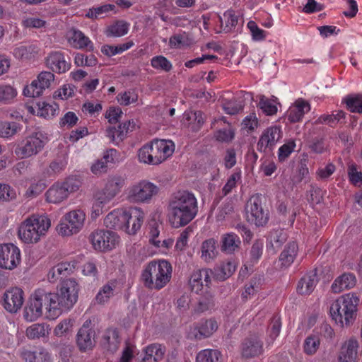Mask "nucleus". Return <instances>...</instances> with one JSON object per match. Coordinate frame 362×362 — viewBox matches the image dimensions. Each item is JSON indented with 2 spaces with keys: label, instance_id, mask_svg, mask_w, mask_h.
<instances>
[{
  "label": "nucleus",
  "instance_id": "f257e3e1",
  "mask_svg": "<svg viewBox=\"0 0 362 362\" xmlns=\"http://www.w3.org/2000/svg\"><path fill=\"white\" fill-rule=\"evenodd\" d=\"M194 194L187 190L179 191L171 197L168 206V220L173 228L187 226L198 214Z\"/></svg>",
  "mask_w": 362,
  "mask_h": 362
},
{
  "label": "nucleus",
  "instance_id": "f03ea898",
  "mask_svg": "<svg viewBox=\"0 0 362 362\" xmlns=\"http://www.w3.org/2000/svg\"><path fill=\"white\" fill-rule=\"evenodd\" d=\"M172 272V265L168 261L152 260L144 267L140 279L146 288L159 291L170 281Z\"/></svg>",
  "mask_w": 362,
  "mask_h": 362
},
{
  "label": "nucleus",
  "instance_id": "7ed1b4c3",
  "mask_svg": "<svg viewBox=\"0 0 362 362\" xmlns=\"http://www.w3.org/2000/svg\"><path fill=\"white\" fill-rule=\"evenodd\" d=\"M359 301V297L354 293L340 296L330 306L329 312L332 320L341 327L353 324L356 317Z\"/></svg>",
  "mask_w": 362,
  "mask_h": 362
},
{
  "label": "nucleus",
  "instance_id": "20e7f679",
  "mask_svg": "<svg viewBox=\"0 0 362 362\" xmlns=\"http://www.w3.org/2000/svg\"><path fill=\"white\" fill-rule=\"evenodd\" d=\"M50 226L51 221L47 216L33 214L21 223L18 235L25 243H36L45 235Z\"/></svg>",
  "mask_w": 362,
  "mask_h": 362
},
{
  "label": "nucleus",
  "instance_id": "39448f33",
  "mask_svg": "<svg viewBox=\"0 0 362 362\" xmlns=\"http://www.w3.org/2000/svg\"><path fill=\"white\" fill-rule=\"evenodd\" d=\"M47 141V134L36 129L22 139L15 148L14 153L20 158H30L42 151Z\"/></svg>",
  "mask_w": 362,
  "mask_h": 362
},
{
  "label": "nucleus",
  "instance_id": "423d86ee",
  "mask_svg": "<svg viewBox=\"0 0 362 362\" xmlns=\"http://www.w3.org/2000/svg\"><path fill=\"white\" fill-rule=\"evenodd\" d=\"M49 298L47 292L42 288H38L32 293L23 310V317L28 322L37 320L42 315V308L45 305L48 312Z\"/></svg>",
  "mask_w": 362,
  "mask_h": 362
},
{
  "label": "nucleus",
  "instance_id": "0eeeda50",
  "mask_svg": "<svg viewBox=\"0 0 362 362\" xmlns=\"http://www.w3.org/2000/svg\"><path fill=\"white\" fill-rule=\"evenodd\" d=\"M80 182L73 177L66 179L62 183L54 184L46 192L47 201L58 204L66 199L70 193L79 189Z\"/></svg>",
  "mask_w": 362,
  "mask_h": 362
},
{
  "label": "nucleus",
  "instance_id": "6e6552de",
  "mask_svg": "<svg viewBox=\"0 0 362 362\" xmlns=\"http://www.w3.org/2000/svg\"><path fill=\"white\" fill-rule=\"evenodd\" d=\"M49 298L48 314L49 316L54 318L64 312L69 311L74 307L78 300L76 297L66 295L64 293L57 291V293L47 292Z\"/></svg>",
  "mask_w": 362,
  "mask_h": 362
},
{
  "label": "nucleus",
  "instance_id": "1a4fd4ad",
  "mask_svg": "<svg viewBox=\"0 0 362 362\" xmlns=\"http://www.w3.org/2000/svg\"><path fill=\"white\" fill-rule=\"evenodd\" d=\"M95 250L107 252L114 249L119 242L117 234L109 230H95L89 237Z\"/></svg>",
  "mask_w": 362,
  "mask_h": 362
},
{
  "label": "nucleus",
  "instance_id": "9d476101",
  "mask_svg": "<svg viewBox=\"0 0 362 362\" xmlns=\"http://www.w3.org/2000/svg\"><path fill=\"white\" fill-rule=\"evenodd\" d=\"M158 192L157 185L147 180H141L129 189L128 197L132 202L148 203Z\"/></svg>",
  "mask_w": 362,
  "mask_h": 362
},
{
  "label": "nucleus",
  "instance_id": "9b49d317",
  "mask_svg": "<svg viewBox=\"0 0 362 362\" xmlns=\"http://www.w3.org/2000/svg\"><path fill=\"white\" fill-rule=\"evenodd\" d=\"M85 213L81 210H74L67 213L57 230L60 235L69 236L77 233L83 226Z\"/></svg>",
  "mask_w": 362,
  "mask_h": 362
},
{
  "label": "nucleus",
  "instance_id": "f8f14e48",
  "mask_svg": "<svg viewBox=\"0 0 362 362\" xmlns=\"http://www.w3.org/2000/svg\"><path fill=\"white\" fill-rule=\"evenodd\" d=\"M154 163L160 164L171 156L175 151V144L171 140L153 139L149 144Z\"/></svg>",
  "mask_w": 362,
  "mask_h": 362
},
{
  "label": "nucleus",
  "instance_id": "ddd939ff",
  "mask_svg": "<svg viewBox=\"0 0 362 362\" xmlns=\"http://www.w3.org/2000/svg\"><path fill=\"white\" fill-rule=\"evenodd\" d=\"M21 262V252L12 243L0 245V267L11 270Z\"/></svg>",
  "mask_w": 362,
  "mask_h": 362
},
{
  "label": "nucleus",
  "instance_id": "4468645a",
  "mask_svg": "<svg viewBox=\"0 0 362 362\" xmlns=\"http://www.w3.org/2000/svg\"><path fill=\"white\" fill-rule=\"evenodd\" d=\"M283 132L279 125H272L264 130L257 143V148L261 151L272 150L277 142L282 138Z\"/></svg>",
  "mask_w": 362,
  "mask_h": 362
},
{
  "label": "nucleus",
  "instance_id": "2eb2a0df",
  "mask_svg": "<svg viewBox=\"0 0 362 362\" xmlns=\"http://www.w3.org/2000/svg\"><path fill=\"white\" fill-rule=\"evenodd\" d=\"M23 290L17 287L6 291L2 297V306L8 313H16L23 305Z\"/></svg>",
  "mask_w": 362,
  "mask_h": 362
},
{
  "label": "nucleus",
  "instance_id": "dca6fc26",
  "mask_svg": "<svg viewBox=\"0 0 362 362\" xmlns=\"http://www.w3.org/2000/svg\"><path fill=\"white\" fill-rule=\"evenodd\" d=\"M125 184V180L121 175H111L107 177L105 187L98 192L99 199L102 202H110L118 193Z\"/></svg>",
  "mask_w": 362,
  "mask_h": 362
},
{
  "label": "nucleus",
  "instance_id": "f3484780",
  "mask_svg": "<svg viewBox=\"0 0 362 362\" xmlns=\"http://www.w3.org/2000/svg\"><path fill=\"white\" fill-rule=\"evenodd\" d=\"M91 321L86 320L76 334V344L81 351L92 349L95 346V332L91 327Z\"/></svg>",
  "mask_w": 362,
  "mask_h": 362
},
{
  "label": "nucleus",
  "instance_id": "a211bd4d",
  "mask_svg": "<svg viewBox=\"0 0 362 362\" xmlns=\"http://www.w3.org/2000/svg\"><path fill=\"white\" fill-rule=\"evenodd\" d=\"M262 194H256L250 197L252 201L250 208V221L254 223L257 227H263L267 225L269 219V211L264 210L262 206Z\"/></svg>",
  "mask_w": 362,
  "mask_h": 362
},
{
  "label": "nucleus",
  "instance_id": "6ab92c4d",
  "mask_svg": "<svg viewBox=\"0 0 362 362\" xmlns=\"http://www.w3.org/2000/svg\"><path fill=\"white\" fill-rule=\"evenodd\" d=\"M125 217L123 230L129 235H134L144 222V213L140 208L131 207L126 210Z\"/></svg>",
  "mask_w": 362,
  "mask_h": 362
},
{
  "label": "nucleus",
  "instance_id": "aec40b11",
  "mask_svg": "<svg viewBox=\"0 0 362 362\" xmlns=\"http://www.w3.org/2000/svg\"><path fill=\"white\" fill-rule=\"evenodd\" d=\"M47 68L52 72L63 74L71 68V63L65 59L64 53L59 51L50 52L45 58Z\"/></svg>",
  "mask_w": 362,
  "mask_h": 362
},
{
  "label": "nucleus",
  "instance_id": "412c9836",
  "mask_svg": "<svg viewBox=\"0 0 362 362\" xmlns=\"http://www.w3.org/2000/svg\"><path fill=\"white\" fill-rule=\"evenodd\" d=\"M165 347L158 343L148 345L143 349L139 362H160L165 354Z\"/></svg>",
  "mask_w": 362,
  "mask_h": 362
},
{
  "label": "nucleus",
  "instance_id": "4be33fe9",
  "mask_svg": "<svg viewBox=\"0 0 362 362\" xmlns=\"http://www.w3.org/2000/svg\"><path fill=\"white\" fill-rule=\"evenodd\" d=\"M310 109V105L308 101L298 98L287 110L286 117L290 123L299 122Z\"/></svg>",
  "mask_w": 362,
  "mask_h": 362
},
{
  "label": "nucleus",
  "instance_id": "5701e85b",
  "mask_svg": "<svg viewBox=\"0 0 362 362\" xmlns=\"http://www.w3.org/2000/svg\"><path fill=\"white\" fill-rule=\"evenodd\" d=\"M358 346V341L356 338L351 337L346 340L341 346L338 362H356Z\"/></svg>",
  "mask_w": 362,
  "mask_h": 362
},
{
  "label": "nucleus",
  "instance_id": "b1692460",
  "mask_svg": "<svg viewBox=\"0 0 362 362\" xmlns=\"http://www.w3.org/2000/svg\"><path fill=\"white\" fill-rule=\"evenodd\" d=\"M216 300L214 296L210 291L203 292L197 297L196 303L193 311L197 314L211 313L215 309Z\"/></svg>",
  "mask_w": 362,
  "mask_h": 362
},
{
  "label": "nucleus",
  "instance_id": "393cba45",
  "mask_svg": "<svg viewBox=\"0 0 362 362\" xmlns=\"http://www.w3.org/2000/svg\"><path fill=\"white\" fill-rule=\"evenodd\" d=\"M76 262H61L52 267L47 274V279L51 283L56 282L59 279H62L74 272Z\"/></svg>",
  "mask_w": 362,
  "mask_h": 362
},
{
  "label": "nucleus",
  "instance_id": "a878e982",
  "mask_svg": "<svg viewBox=\"0 0 362 362\" xmlns=\"http://www.w3.org/2000/svg\"><path fill=\"white\" fill-rule=\"evenodd\" d=\"M69 42L78 49L86 48L88 51L93 50V44L81 30L71 28L66 33Z\"/></svg>",
  "mask_w": 362,
  "mask_h": 362
},
{
  "label": "nucleus",
  "instance_id": "bb28decb",
  "mask_svg": "<svg viewBox=\"0 0 362 362\" xmlns=\"http://www.w3.org/2000/svg\"><path fill=\"white\" fill-rule=\"evenodd\" d=\"M218 329V323L214 318L202 320L194 328V336L197 339L209 337Z\"/></svg>",
  "mask_w": 362,
  "mask_h": 362
},
{
  "label": "nucleus",
  "instance_id": "cd10ccee",
  "mask_svg": "<svg viewBox=\"0 0 362 362\" xmlns=\"http://www.w3.org/2000/svg\"><path fill=\"white\" fill-rule=\"evenodd\" d=\"M119 344L120 337L117 329H107L102 336V346L107 351L113 354L118 349Z\"/></svg>",
  "mask_w": 362,
  "mask_h": 362
},
{
  "label": "nucleus",
  "instance_id": "c85d7f7f",
  "mask_svg": "<svg viewBox=\"0 0 362 362\" xmlns=\"http://www.w3.org/2000/svg\"><path fill=\"white\" fill-rule=\"evenodd\" d=\"M318 279L315 271H311L305 274L297 285V292L300 295H309L315 289Z\"/></svg>",
  "mask_w": 362,
  "mask_h": 362
},
{
  "label": "nucleus",
  "instance_id": "c756f323",
  "mask_svg": "<svg viewBox=\"0 0 362 362\" xmlns=\"http://www.w3.org/2000/svg\"><path fill=\"white\" fill-rule=\"evenodd\" d=\"M126 210L117 209L109 213L104 219V224L110 229H124Z\"/></svg>",
  "mask_w": 362,
  "mask_h": 362
},
{
  "label": "nucleus",
  "instance_id": "7c9ffc66",
  "mask_svg": "<svg viewBox=\"0 0 362 362\" xmlns=\"http://www.w3.org/2000/svg\"><path fill=\"white\" fill-rule=\"evenodd\" d=\"M356 284V279L354 274L344 273L334 280L331 288L334 293H339L344 290L354 288Z\"/></svg>",
  "mask_w": 362,
  "mask_h": 362
},
{
  "label": "nucleus",
  "instance_id": "2f4dec72",
  "mask_svg": "<svg viewBox=\"0 0 362 362\" xmlns=\"http://www.w3.org/2000/svg\"><path fill=\"white\" fill-rule=\"evenodd\" d=\"M21 357L26 362H50L49 354L45 349L40 348L35 351L23 349L21 351Z\"/></svg>",
  "mask_w": 362,
  "mask_h": 362
},
{
  "label": "nucleus",
  "instance_id": "473e14b6",
  "mask_svg": "<svg viewBox=\"0 0 362 362\" xmlns=\"http://www.w3.org/2000/svg\"><path fill=\"white\" fill-rule=\"evenodd\" d=\"M241 241L234 233H228L221 236V250L226 254H232L237 250Z\"/></svg>",
  "mask_w": 362,
  "mask_h": 362
},
{
  "label": "nucleus",
  "instance_id": "72a5a7b5",
  "mask_svg": "<svg viewBox=\"0 0 362 362\" xmlns=\"http://www.w3.org/2000/svg\"><path fill=\"white\" fill-rule=\"evenodd\" d=\"M279 103L276 98H269L264 95L259 96L257 107L267 116H274L278 112Z\"/></svg>",
  "mask_w": 362,
  "mask_h": 362
},
{
  "label": "nucleus",
  "instance_id": "f704fd0d",
  "mask_svg": "<svg viewBox=\"0 0 362 362\" xmlns=\"http://www.w3.org/2000/svg\"><path fill=\"white\" fill-rule=\"evenodd\" d=\"M183 121L193 132H197L204 124V118L201 111H190L185 112Z\"/></svg>",
  "mask_w": 362,
  "mask_h": 362
},
{
  "label": "nucleus",
  "instance_id": "c9c22d12",
  "mask_svg": "<svg viewBox=\"0 0 362 362\" xmlns=\"http://www.w3.org/2000/svg\"><path fill=\"white\" fill-rule=\"evenodd\" d=\"M298 249V244L296 242H291L286 245L279 256V262L282 266L288 267L293 262Z\"/></svg>",
  "mask_w": 362,
  "mask_h": 362
},
{
  "label": "nucleus",
  "instance_id": "e433bc0d",
  "mask_svg": "<svg viewBox=\"0 0 362 362\" xmlns=\"http://www.w3.org/2000/svg\"><path fill=\"white\" fill-rule=\"evenodd\" d=\"M129 24L124 21H117L107 27L105 34L109 37H118L125 35L129 31Z\"/></svg>",
  "mask_w": 362,
  "mask_h": 362
},
{
  "label": "nucleus",
  "instance_id": "4c0bfd02",
  "mask_svg": "<svg viewBox=\"0 0 362 362\" xmlns=\"http://www.w3.org/2000/svg\"><path fill=\"white\" fill-rule=\"evenodd\" d=\"M235 269V265L230 262L222 263L212 269L214 272V279L217 281H223L233 274Z\"/></svg>",
  "mask_w": 362,
  "mask_h": 362
},
{
  "label": "nucleus",
  "instance_id": "58836bf2",
  "mask_svg": "<svg viewBox=\"0 0 362 362\" xmlns=\"http://www.w3.org/2000/svg\"><path fill=\"white\" fill-rule=\"evenodd\" d=\"M286 239L287 235L282 229L272 230L267 238V247L275 251L281 247Z\"/></svg>",
  "mask_w": 362,
  "mask_h": 362
},
{
  "label": "nucleus",
  "instance_id": "ea45409f",
  "mask_svg": "<svg viewBox=\"0 0 362 362\" xmlns=\"http://www.w3.org/2000/svg\"><path fill=\"white\" fill-rule=\"evenodd\" d=\"M57 291L64 293L66 296L78 298L79 286L74 279L69 278L61 281L57 286Z\"/></svg>",
  "mask_w": 362,
  "mask_h": 362
},
{
  "label": "nucleus",
  "instance_id": "a19ab883",
  "mask_svg": "<svg viewBox=\"0 0 362 362\" xmlns=\"http://www.w3.org/2000/svg\"><path fill=\"white\" fill-rule=\"evenodd\" d=\"M21 129V125L15 122L0 121V137L11 139Z\"/></svg>",
  "mask_w": 362,
  "mask_h": 362
},
{
  "label": "nucleus",
  "instance_id": "79ce46f5",
  "mask_svg": "<svg viewBox=\"0 0 362 362\" xmlns=\"http://www.w3.org/2000/svg\"><path fill=\"white\" fill-rule=\"evenodd\" d=\"M216 241L210 238L204 240L202 245V258L205 262L212 261L217 255Z\"/></svg>",
  "mask_w": 362,
  "mask_h": 362
},
{
  "label": "nucleus",
  "instance_id": "37998d69",
  "mask_svg": "<svg viewBox=\"0 0 362 362\" xmlns=\"http://www.w3.org/2000/svg\"><path fill=\"white\" fill-rule=\"evenodd\" d=\"M37 115L45 119H51L55 117L59 112V105L56 103L49 104L45 102L37 103Z\"/></svg>",
  "mask_w": 362,
  "mask_h": 362
},
{
  "label": "nucleus",
  "instance_id": "c03bdc74",
  "mask_svg": "<svg viewBox=\"0 0 362 362\" xmlns=\"http://www.w3.org/2000/svg\"><path fill=\"white\" fill-rule=\"evenodd\" d=\"M49 325L44 323H35L26 329V336L30 339H36L45 337L49 333Z\"/></svg>",
  "mask_w": 362,
  "mask_h": 362
},
{
  "label": "nucleus",
  "instance_id": "a18cd8bd",
  "mask_svg": "<svg viewBox=\"0 0 362 362\" xmlns=\"http://www.w3.org/2000/svg\"><path fill=\"white\" fill-rule=\"evenodd\" d=\"M221 27L226 33L230 32L238 24V16L234 11H226L222 17H220Z\"/></svg>",
  "mask_w": 362,
  "mask_h": 362
},
{
  "label": "nucleus",
  "instance_id": "49530a36",
  "mask_svg": "<svg viewBox=\"0 0 362 362\" xmlns=\"http://www.w3.org/2000/svg\"><path fill=\"white\" fill-rule=\"evenodd\" d=\"M40 52V47L34 44L22 45L14 50L15 55L21 59H30Z\"/></svg>",
  "mask_w": 362,
  "mask_h": 362
},
{
  "label": "nucleus",
  "instance_id": "de8ad7c7",
  "mask_svg": "<svg viewBox=\"0 0 362 362\" xmlns=\"http://www.w3.org/2000/svg\"><path fill=\"white\" fill-rule=\"evenodd\" d=\"M133 45L134 42L132 41H129L116 46L105 45L101 47V52L105 56L110 57L128 50Z\"/></svg>",
  "mask_w": 362,
  "mask_h": 362
},
{
  "label": "nucleus",
  "instance_id": "09e8293b",
  "mask_svg": "<svg viewBox=\"0 0 362 362\" xmlns=\"http://www.w3.org/2000/svg\"><path fill=\"white\" fill-rule=\"evenodd\" d=\"M115 8V5L110 4L93 7L89 8L86 16L91 19L103 18L105 17L110 11H114Z\"/></svg>",
  "mask_w": 362,
  "mask_h": 362
},
{
  "label": "nucleus",
  "instance_id": "8fccbe9b",
  "mask_svg": "<svg viewBox=\"0 0 362 362\" xmlns=\"http://www.w3.org/2000/svg\"><path fill=\"white\" fill-rule=\"evenodd\" d=\"M17 95V90L11 85L0 84V103L8 105Z\"/></svg>",
  "mask_w": 362,
  "mask_h": 362
},
{
  "label": "nucleus",
  "instance_id": "3c124183",
  "mask_svg": "<svg viewBox=\"0 0 362 362\" xmlns=\"http://www.w3.org/2000/svg\"><path fill=\"white\" fill-rule=\"evenodd\" d=\"M221 354L216 349H204L197 356V362H221Z\"/></svg>",
  "mask_w": 362,
  "mask_h": 362
},
{
  "label": "nucleus",
  "instance_id": "603ef678",
  "mask_svg": "<svg viewBox=\"0 0 362 362\" xmlns=\"http://www.w3.org/2000/svg\"><path fill=\"white\" fill-rule=\"evenodd\" d=\"M345 117V113L342 110H338L337 112L331 115H322L315 122L314 124H326L333 127L341 119Z\"/></svg>",
  "mask_w": 362,
  "mask_h": 362
},
{
  "label": "nucleus",
  "instance_id": "864d4df0",
  "mask_svg": "<svg viewBox=\"0 0 362 362\" xmlns=\"http://www.w3.org/2000/svg\"><path fill=\"white\" fill-rule=\"evenodd\" d=\"M320 344V337L316 334H310L308 336L304 341V352L308 355H314L318 350Z\"/></svg>",
  "mask_w": 362,
  "mask_h": 362
},
{
  "label": "nucleus",
  "instance_id": "5fc2aeb1",
  "mask_svg": "<svg viewBox=\"0 0 362 362\" xmlns=\"http://www.w3.org/2000/svg\"><path fill=\"white\" fill-rule=\"evenodd\" d=\"M347 109L351 112L362 113V95H347L344 99Z\"/></svg>",
  "mask_w": 362,
  "mask_h": 362
},
{
  "label": "nucleus",
  "instance_id": "6e6d98bb",
  "mask_svg": "<svg viewBox=\"0 0 362 362\" xmlns=\"http://www.w3.org/2000/svg\"><path fill=\"white\" fill-rule=\"evenodd\" d=\"M151 65L155 69L165 72H169L173 68L172 63L163 55L153 57L151 59Z\"/></svg>",
  "mask_w": 362,
  "mask_h": 362
},
{
  "label": "nucleus",
  "instance_id": "4d7b16f0",
  "mask_svg": "<svg viewBox=\"0 0 362 362\" xmlns=\"http://www.w3.org/2000/svg\"><path fill=\"white\" fill-rule=\"evenodd\" d=\"M296 146V142L293 139L288 140L281 146L278 150L279 160L281 162L285 161L294 151Z\"/></svg>",
  "mask_w": 362,
  "mask_h": 362
},
{
  "label": "nucleus",
  "instance_id": "13d9d810",
  "mask_svg": "<svg viewBox=\"0 0 362 362\" xmlns=\"http://www.w3.org/2000/svg\"><path fill=\"white\" fill-rule=\"evenodd\" d=\"M114 288L109 284L104 285L97 293L95 300L98 304H104L113 296Z\"/></svg>",
  "mask_w": 362,
  "mask_h": 362
},
{
  "label": "nucleus",
  "instance_id": "bf43d9fd",
  "mask_svg": "<svg viewBox=\"0 0 362 362\" xmlns=\"http://www.w3.org/2000/svg\"><path fill=\"white\" fill-rule=\"evenodd\" d=\"M45 89L39 84L37 80H34L32 83L26 86L23 90V95L25 97L37 98L40 96Z\"/></svg>",
  "mask_w": 362,
  "mask_h": 362
},
{
  "label": "nucleus",
  "instance_id": "052dcab7",
  "mask_svg": "<svg viewBox=\"0 0 362 362\" xmlns=\"http://www.w3.org/2000/svg\"><path fill=\"white\" fill-rule=\"evenodd\" d=\"M264 353L263 341L258 336L250 337V358L259 357Z\"/></svg>",
  "mask_w": 362,
  "mask_h": 362
},
{
  "label": "nucleus",
  "instance_id": "680f3d73",
  "mask_svg": "<svg viewBox=\"0 0 362 362\" xmlns=\"http://www.w3.org/2000/svg\"><path fill=\"white\" fill-rule=\"evenodd\" d=\"M74 320L65 319L61 321L54 328V333L57 337H62L71 332Z\"/></svg>",
  "mask_w": 362,
  "mask_h": 362
},
{
  "label": "nucleus",
  "instance_id": "e2e57ef3",
  "mask_svg": "<svg viewBox=\"0 0 362 362\" xmlns=\"http://www.w3.org/2000/svg\"><path fill=\"white\" fill-rule=\"evenodd\" d=\"M222 107L226 113L229 115H235L238 113L243 109L244 105L242 102H237L236 100H224Z\"/></svg>",
  "mask_w": 362,
  "mask_h": 362
},
{
  "label": "nucleus",
  "instance_id": "0e129e2a",
  "mask_svg": "<svg viewBox=\"0 0 362 362\" xmlns=\"http://www.w3.org/2000/svg\"><path fill=\"white\" fill-rule=\"evenodd\" d=\"M103 159L104 163L107 167H112L113 165L120 162L119 153L115 148H110L103 153Z\"/></svg>",
  "mask_w": 362,
  "mask_h": 362
},
{
  "label": "nucleus",
  "instance_id": "69168bd1",
  "mask_svg": "<svg viewBox=\"0 0 362 362\" xmlns=\"http://www.w3.org/2000/svg\"><path fill=\"white\" fill-rule=\"evenodd\" d=\"M215 137L220 142H230L235 137L233 129L228 126L227 128L221 129L216 132Z\"/></svg>",
  "mask_w": 362,
  "mask_h": 362
},
{
  "label": "nucleus",
  "instance_id": "338daca9",
  "mask_svg": "<svg viewBox=\"0 0 362 362\" xmlns=\"http://www.w3.org/2000/svg\"><path fill=\"white\" fill-rule=\"evenodd\" d=\"M151 152L149 144L143 146L138 151V158L141 163L156 165L153 155Z\"/></svg>",
  "mask_w": 362,
  "mask_h": 362
},
{
  "label": "nucleus",
  "instance_id": "774afa93",
  "mask_svg": "<svg viewBox=\"0 0 362 362\" xmlns=\"http://www.w3.org/2000/svg\"><path fill=\"white\" fill-rule=\"evenodd\" d=\"M75 89L76 88L74 86L65 84L61 88L54 92V98L66 100L74 95Z\"/></svg>",
  "mask_w": 362,
  "mask_h": 362
}]
</instances>
